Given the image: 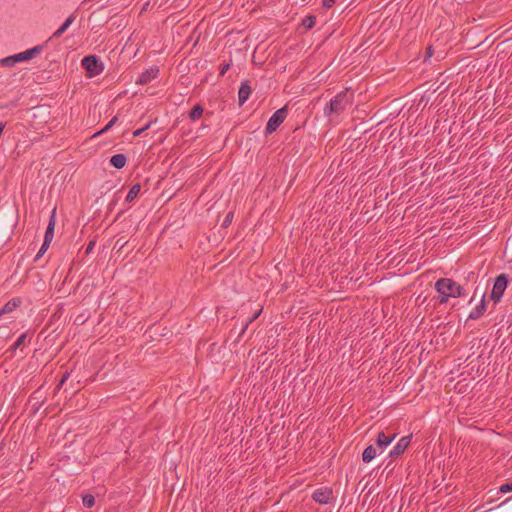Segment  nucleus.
<instances>
[{"label":"nucleus","instance_id":"4c0bfd02","mask_svg":"<svg viewBox=\"0 0 512 512\" xmlns=\"http://www.w3.org/2000/svg\"><path fill=\"white\" fill-rule=\"evenodd\" d=\"M505 249L512 254V234L508 237L505 245Z\"/></svg>","mask_w":512,"mask_h":512},{"label":"nucleus","instance_id":"8fccbe9b","mask_svg":"<svg viewBox=\"0 0 512 512\" xmlns=\"http://www.w3.org/2000/svg\"><path fill=\"white\" fill-rule=\"evenodd\" d=\"M121 245V247H124V244H122V242H120V240L116 241V245Z\"/></svg>","mask_w":512,"mask_h":512},{"label":"nucleus","instance_id":"58836bf2","mask_svg":"<svg viewBox=\"0 0 512 512\" xmlns=\"http://www.w3.org/2000/svg\"><path fill=\"white\" fill-rule=\"evenodd\" d=\"M336 0H323L322 1V6L324 8H331L333 6V4L335 3Z\"/></svg>","mask_w":512,"mask_h":512},{"label":"nucleus","instance_id":"a878e982","mask_svg":"<svg viewBox=\"0 0 512 512\" xmlns=\"http://www.w3.org/2000/svg\"><path fill=\"white\" fill-rule=\"evenodd\" d=\"M117 121H118V116H114L100 131L95 133L93 135V137H96L98 135H101V134L107 132L117 123Z\"/></svg>","mask_w":512,"mask_h":512},{"label":"nucleus","instance_id":"f03ea898","mask_svg":"<svg viewBox=\"0 0 512 512\" xmlns=\"http://www.w3.org/2000/svg\"><path fill=\"white\" fill-rule=\"evenodd\" d=\"M82 67L89 77H94L102 73L104 65L96 55H87L81 61Z\"/></svg>","mask_w":512,"mask_h":512},{"label":"nucleus","instance_id":"473e14b6","mask_svg":"<svg viewBox=\"0 0 512 512\" xmlns=\"http://www.w3.org/2000/svg\"><path fill=\"white\" fill-rule=\"evenodd\" d=\"M448 90V86H445V79H443L437 88L434 89V93L438 92V97H440L444 92Z\"/></svg>","mask_w":512,"mask_h":512},{"label":"nucleus","instance_id":"9b49d317","mask_svg":"<svg viewBox=\"0 0 512 512\" xmlns=\"http://www.w3.org/2000/svg\"><path fill=\"white\" fill-rule=\"evenodd\" d=\"M56 224V208L53 209L44 236L46 243H51L54 237V230Z\"/></svg>","mask_w":512,"mask_h":512},{"label":"nucleus","instance_id":"423d86ee","mask_svg":"<svg viewBox=\"0 0 512 512\" xmlns=\"http://www.w3.org/2000/svg\"><path fill=\"white\" fill-rule=\"evenodd\" d=\"M435 289L438 292L437 297H433L440 304L448 302V278H441L435 284Z\"/></svg>","mask_w":512,"mask_h":512},{"label":"nucleus","instance_id":"f8f14e48","mask_svg":"<svg viewBox=\"0 0 512 512\" xmlns=\"http://www.w3.org/2000/svg\"><path fill=\"white\" fill-rule=\"evenodd\" d=\"M445 43H446L445 39L441 40V39L437 38L434 44H431L427 47L426 55L428 57H431L434 54V52L437 50V51H439L440 54H444V56H446L448 51L442 50V47L445 46Z\"/></svg>","mask_w":512,"mask_h":512},{"label":"nucleus","instance_id":"393cba45","mask_svg":"<svg viewBox=\"0 0 512 512\" xmlns=\"http://www.w3.org/2000/svg\"><path fill=\"white\" fill-rule=\"evenodd\" d=\"M315 23H316V17L314 15H307L303 20H302V26L306 29V30H310L312 29L314 26H315Z\"/></svg>","mask_w":512,"mask_h":512},{"label":"nucleus","instance_id":"6e6552de","mask_svg":"<svg viewBox=\"0 0 512 512\" xmlns=\"http://www.w3.org/2000/svg\"><path fill=\"white\" fill-rule=\"evenodd\" d=\"M43 50L42 45H36L30 49H27L23 52L15 54L17 62H26L33 58H35L40 52Z\"/></svg>","mask_w":512,"mask_h":512},{"label":"nucleus","instance_id":"b1692460","mask_svg":"<svg viewBox=\"0 0 512 512\" xmlns=\"http://www.w3.org/2000/svg\"><path fill=\"white\" fill-rule=\"evenodd\" d=\"M140 191H141V185L134 184L128 191V194L125 199L126 202L131 203L132 201H134L137 198V196L139 195Z\"/></svg>","mask_w":512,"mask_h":512},{"label":"nucleus","instance_id":"c9c22d12","mask_svg":"<svg viewBox=\"0 0 512 512\" xmlns=\"http://www.w3.org/2000/svg\"><path fill=\"white\" fill-rule=\"evenodd\" d=\"M499 491L502 493L512 492V483H505L501 485Z\"/></svg>","mask_w":512,"mask_h":512},{"label":"nucleus","instance_id":"39448f33","mask_svg":"<svg viewBox=\"0 0 512 512\" xmlns=\"http://www.w3.org/2000/svg\"><path fill=\"white\" fill-rule=\"evenodd\" d=\"M311 498L320 505L330 504L334 500V492L330 487H320L314 490Z\"/></svg>","mask_w":512,"mask_h":512},{"label":"nucleus","instance_id":"7c9ffc66","mask_svg":"<svg viewBox=\"0 0 512 512\" xmlns=\"http://www.w3.org/2000/svg\"><path fill=\"white\" fill-rule=\"evenodd\" d=\"M71 373H73V370H71V372L65 371V373L62 375V377L56 387L57 391H59L62 388V386L66 383V381L69 379Z\"/></svg>","mask_w":512,"mask_h":512},{"label":"nucleus","instance_id":"7ed1b4c3","mask_svg":"<svg viewBox=\"0 0 512 512\" xmlns=\"http://www.w3.org/2000/svg\"><path fill=\"white\" fill-rule=\"evenodd\" d=\"M509 282V276L505 273L499 274L494 281L492 291L490 293V299L495 303L499 302L507 288Z\"/></svg>","mask_w":512,"mask_h":512},{"label":"nucleus","instance_id":"aec40b11","mask_svg":"<svg viewBox=\"0 0 512 512\" xmlns=\"http://www.w3.org/2000/svg\"><path fill=\"white\" fill-rule=\"evenodd\" d=\"M376 456V448L373 445L367 446L362 453V460L365 463H369Z\"/></svg>","mask_w":512,"mask_h":512},{"label":"nucleus","instance_id":"3c124183","mask_svg":"<svg viewBox=\"0 0 512 512\" xmlns=\"http://www.w3.org/2000/svg\"><path fill=\"white\" fill-rule=\"evenodd\" d=\"M121 245V247H124V244H122V242H120V240L116 241V245Z\"/></svg>","mask_w":512,"mask_h":512},{"label":"nucleus","instance_id":"dca6fc26","mask_svg":"<svg viewBox=\"0 0 512 512\" xmlns=\"http://www.w3.org/2000/svg\"><path fill=\"white\" fill-rule=\"evenodd\" d=\"M76 16L75 13L71 14L62 25L53 33L51 38H59L62 34L69 28V26L74 22Z\"/></svg>","mask_w":512,"mask_h":512},{"label":"nucleus","instance_id":"f3484780","mask_svg":"<svg viewBox=\"0 0 512 512\" xmlns=\"http://www.w3.org/2000/svg\"><path fill=\"white\" fill-rule=\"evenodd\" d=\"M21 303L20 298H12L0 309V317L14 311Z\"/></svg>","mask_w":512,"mask_h":512},{"label":"nucleus","instance_id":"f257e3e1","mask_svg":"<svg viewBox=\"0 0 512 512\" xmlns=\"http://www.w3.org/2000/svg\"><path fill=\"white\" fill-rule=\"evenodd\" d=\"M351 103L352 97H349L348 90L340 91L326 104L324 115L332 120L342 114Z\"/></svg>","mask_w":512,"mask_h":512},{"label":"nucleus","instance_id":"72a5a7b5","mask_svg":"<svg viewBox=\"0 0 512 512\" xmlns=\"http://www.w3.org/2000/svg\"><path fill=\"white\" fill-rule=\"evenodd\" d=\"M49 246H50V243H46V241H43V244L35 257V260H38L40 257H42L44 255V253L47 251V249L49 248Z\"/></svg>","mask_w":512,"mask_h":512},{"label":"nucleus","instance_id":"09e8293b","mask_svg":"<svg viewBox=\"0 0 512 512\" xmlns=\"http://www.w3.org/2000/svg\"><path fill=\"white\" fill-rule=\"evenodd\" d=\"M121 245V247H124V244H122V242H120V240L116 241V245Z\"/></svg>","mask_w":512,"mask_h":512},{"label":"nucleus","instance_id":"4be33fe9","mask_svg":"<svg viewBox=\"0 0 512 512\" xmlns=\"http://www.w3.org/2000/svg\"><path fill=\"white\" fill-rule=\"evenodd\" d=\"M464 295V288L450 279V298Z\"/></svg>","mask_w":512,"mask_h":512},{"label":"nucleus","instance_id":"a211bd4d","mask_svg":"<svg viewBox=\"0 0 512 512\" xmlns=\"http://www.w3.org/2000/svg\"><path fill=\"white\" fill-rule=\"evenodd\" d=\"M396 437V434L386 435L383 431H380L377 435L376 444L378 447L383 448L388 446Z\"/></svg>","mask_w":512,"mask_h":512},{"label":"nucleus","instance_id":"1a4fd4ad","mask_svg":"<svg viewBox=\"0 0 512 512\" xmlns=\"http://www.w3.org/2000/svg\"><path fill=\"white\" fill-rule=\"evenodd\" d=\"M411 435L402 437L394 448L390 451L389 457L396 458L404 453L407 447L410 445Z\"/></svg>","mask_w":512,"mask_h":512},{"label":"nucleus","instance_id":"4468645a","mask_svg":"<svg viewBox=\"0 0 512 512\" xmlns=\"http://www.w3.org/2000/svg\"><path fill=\"white\" fill-rule=\"evenodd\" d=\"M44 398L41 395L40 390H36L30 396L29 402L32 403L33 413H36L44 403Z\"/></svg>","mask_w":512,"mask_h":512},{"label":"nucleus","instance_id":"79ce46f5","mask_svg":"<svg viewBox=\"0 0 512 512\" xmlns=\"http://www.w3.org/2000/svg\"><path fill=\"white\" fill-rule=\"evenodd\" d=\"M458 349H454L451 353H450V357H456V352H457ZM455 362L456 361H460L462 360V357H458V358H454L453 359Z\"/></svg>","mask_w":512,"mask_h":512},{"label":"nucleus","instance_id":"2f4dec72","mask_svg":"<svg viewBox=\"0 0 512 512\" xmlns=\"http://www.w3.org/2000/svg\"><path fill=\"white\" fill-rule=\"evenodd\" d=\"M71 373H73V370H71V372L65 371V373L62 375V377L56 387L57 391H59L62 388V386L66 383V381L69 379Z\"/></svg>","mask_w":512,"mask_h":512},{"label":"nucleus","instance_id":"bb28decb","mask_svg":"<svg viewBox=\"0 0 512 512\" xmlns=\"http://www.w3.org/2000/svg\"><path fill=\"white\" fill-rule=\"evenodd\" d=\"M17 63L18 62H17L15 54L11 55V56H8V57H5V58L0 60V64L2 66H5V67H12V66H14Z\"/></svg>","mask_w":512,"mask_h":512},{"label":"nucleus","instance_id":"2eb2a0df","mask_svg":"<svg viewBox=\"0 0 512 512\" xmlns=\"http://www.w3.org/2000/svg\"><path fill=\"white\" fill-rule=\"evenodd\" d=\"M127 162V157L125 154H115L110 157L109 163L116 169H122Z\"/></svg>","mask_w":512,"mask_h":512},{"label":"nucleus","instance_id":"a18cd8bd","mask_svg":"<svg viewBox=\"0 0 512 512\" xmlns=\"http://www.w3.org/2000/svg\"><path fill=\"white\" fill-rule=\"evenodd\" d=\"M94 245H95V242H93V241L90 242L87 246L86 253H89L93 249Z\"/></svg>","mask_w":512,"mask_h":512},{"label":"nucleus","instance_id":"e433bc0d","mask_svg":"<svg viewBox=\"0 0 512 512\" xmlns=\"http://www.w3.org/2000/svg\"><path fill=\"white\" fill-rule=\"evenodd\" d=\"M151 125V122H149L148 124H146L144 127L140 128V129H137L133 132V136L134 137H137V136H140L144 131H146Z\"/></svg>","mask_w":512,"mask_h":512},{"label":"nucleus","instance_id":"5701e85b","mask_svg":"<svg viewBox=\"0 0 512 512\" xmlns=\"http://www.w3.org/2000/svg\"><path fill=\"white\" fill-rule=\"evenodd\" d=\"M204 109L200 104H196L193 106V108L189 111V118L191 121H196L200 119L203 115Z\"/></svg>","mask_w":512,"mask_h":512},{"label":"nucleus","instance_id":"a19ab883","mask_svg":"<svg viewBox=\"0 0 512 512\" xmlns=\"http://www.w3.org/2000/svg\"><path fill=\"white\" fill-rule=\"evenodd\" d=\"M359 126H360V129L363 130L364 133H366V132H368L370 130V128L367 127L365 122H361L359 124Z\"/></svg>","mask_w":512,"mask_h":512},{"label":"nucleus","instance_id":"c756f323","mask_svg":"<svg viewBox=\"0 0 512 512\" xmlns=\"http://www.w3.org/2000/svg\"><path fill=\"white\" fill-rule=\"evenodd\" d=\"M26 339V333L21 334L18 339L13 343V345L10 347L11 352H15L25 341Z\"/></svg>","mask_w":512,"mask_h":512},{"label":"nucleus","instance_id":"de8ad7c7","mask_svg":"<svg viewBox=\"0 0 512 512\" xmlns=\"http://www.w3.org/2000/svg\"><path fill=\"white\" fill-rule=\"evenodd\" d=\"M456 157V155L454 154V151L453 152H450V156H449V159H450V162L452 160H454V158Z\"/></svg>","mask_w":512,"mask_h":512},{"label":"nucleus","instance_id":"412c9836","mask_svg":"<svg viewBox=\"0 0 512 512\" xmlns=\"http://www.w3.org/2000/svg\"><path fill=\"white\" fill-rule=\"evenodd\" d=\"M444 99H445V96H443L442 98H440L439 102H438V110H437V115H438V119H437V123H439L441 120L443 121H446L447 120V115H448V110L445 109L446 107V103H444L442 105V103L444 102Z\"/></svg>","mask_w":512,"mask_h":512},{"label":"nucleus","instance_id":"ea45409f","mask_svg":"<svg viewBox=\"0 0 512 512\" xmlns=\"http://www.w3.org/2000/svg\"><path fill=\"white\" fill-rule=\"evenodd\" d=\"M229 68H230V64L229 63L221 65L219 75L223 76L228 71Z\"/></svg>","mask_w":512,"mask_h":512},{"label":"nucleus","instance_id":"f704fd0d","mask_svg":"<svg viewBox=\"0 0 512 512\" xmlns=\"http://www.w3.org/2000/svg\"><path fill=\"white\" fill-rule=\"evenodd\" d=\"M233 217V212H229L223 220L222 227L227 228L232 223Z\"/></svg>","mask_w":512,"mask_h":512},{"label":"nucleus","instance_id":"49530a36","mask_svg":"<svg viewBox=\"0 0 512 512\" xmlns=\"http://www.w3.org/2000/svg\"><path fill=\"white\" fill-rule=\"evenodd\" d=\"M451 70H452L453 72H456V74H459V73H460L459 68H458V67H457V68H454V65H453V66H450V71H451Z\"/></svg>","mask_w":512,"mask_h":512},{"label":"nucleus","instance_id":"c85d7f7f","mask_svg":"<svg viewBox=\"0 0 512 512\" xmlns=\"http://www.w3.org/2000/svg\"><path fill=\"white\" fill-rule=\"evenodd\" d=\"M82 503L86 508H92L95 505V497L92 494H86L82 498Z\"/></svg>","mask_w":512,"mask_h":512},{"label":"nucleus","instance_id":"0eeeda50","mask_svg":"<svg viewBox=\"0 0 512 512\" xmlns=\"http://www.w3.org/2000/svg\"><path fill=\"white\" fill-rule=\"evenodd\" d=\"M467 504V499L464 496V492L460 491L457 487L450 491V512L458 507H465Z\"/></svg>","mask_w":512,"mask_h":512},{"label":"nucleus","instance_id":"6ab92c4d","mask_svg":"<svg viewBox=\"0 0 512 512\" xmlns=\"http://www.w3.org/2000/svg\"><path fill=\"white\" fill-rule=\"evenodd\" d=\"M485 310H486V304H485V299L483 296L480 304L477 305L475 307V309L470 312L468 318L472 319V320L479 319L484 314Z\"/></svg>","mask_w":512,"mask_h":512},{"label":"nucleus","instance_id":"ddd939ff","mask_svg":"<svg viewBox=\"0 0 512 512\" xmlns=\"http://www.w3.org/2000/svg\"><path fill=\"white\" fill-rule=\"evenodd\" d=\"M159 70L157 68H150L139 75L137 80L138 84L145 85L151 82L152 79L157 77Z\"/></svg>","mask_w":512,"mask_h":512},{"label":"nucleus","instance_id":"c03bdc74","mask_svg":"<svg viewBox=\"0 0 512 512\" xmlns=\"http://www.w3.org/2000/svg\"><path fill=\"white\" fill-rule=\"evenodd\" d=\"M75 322L76 323H79V324H83L85 322V319H83V316L82 315H79L76 319H75Z\"/></svg>","mask_w":512,"mask_h":512},{"label":"nucleus","instance_id":"37998d69","mask_svg":"<svg viewBox=\"0 0 512 512\" xmlns=\"http://www.w3.org/2000/svg\"><path fill=\"white\" fill-rule=\"evenodd\" d=\"M95 19V20H99V21H102L100 15H97L96 12H93L90 16V19Z\"/></svg>","mask_w":512,"mask_h":512},{"label":"nucleus","instance_id":"cd10ccee","mask_svg":"<svg viewBox=\"0 0 512 512\" xmlns=\"http://www.w3.org/2000/svg\"><path fill=\"white\" fill-rule=\"evenodd\" d=\"M261 311L262 310H259V311L255 312L252 315V317H250L249 320L242 325V329H241V332L239 334V337H241L245 333V331L247 330L249 324L252 323L253 321H255L259 317Z\"/></svg>","mask_w":512,"mask_h":512},{"label":"nucleus","instance_id":"20e7f679","mask_svg":"<svg viewBox=\"0 0 512 512\" xmlns=\"http://www.w3.org/2000/svg\"><path fill=\"white\" fill-rule=\"evenodd\" d=\"M287 113V106H284L275 111L266 124L265 134L269 135L275 132L286 119Z\"/></svg>","mask_w":512,"mask_h":512},{"label":"nucleus","instance_id":"9d476101","mask_svg":"<svg viewBox=\"0 0 512 512\" xmlns=\"http://www.w3.org/2000/svg\"><path fill=\"white\" fill-rule=\"evenodd\" d=\"M252 92V88L249 80H244L241 82L238 91V104L242 106L250 97Z\"/></svg>","mask_w":512,"mask_h":512}]
</instances>
